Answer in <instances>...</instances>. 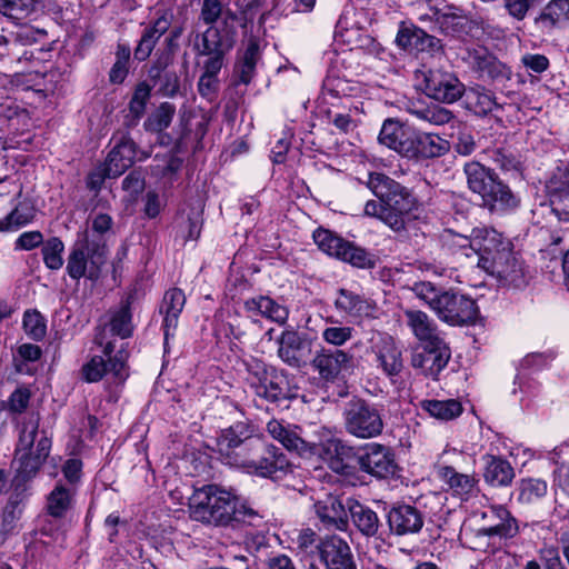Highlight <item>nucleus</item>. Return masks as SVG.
I'll return each instance as SVG.
<instances>
[{
	"label": "nucleus",
	"instance_id": "obj_13",
	"mask_svg": "<svg viewBox=\"0 0 569 569\" xmlns=\"http://www.w3.org/2000/svg\"><path fill=\"white\" fill-rule=\"evenodd\" d=\"M483 270L497 278L503 286L520 288L527 284L528 270L521 258L513 252L512 247L506 254L493 258H486Z\"/></svg>",
	"mask_w": 569,
	"mask_h": 569
},
{
	"label": "nucleus",
	"instance_id": "obj_17",
	"mask_svg": "<svg viewBox=\"0 0 569 569\" xmlns=\"http://www.w3.org/2000/svg\"><path fill=\"white\" fill-rule=\"evenodd\" d=\"M512 247L509 239L490 227H477L471 230V252L478 257V267L483 269L486 258H493L506 254Z\"/></svg>",
	"mask_w": 569,
	"mask_h": 569
},
{
	"label": "nucleus",
	"instance_id": "obj_58",
	"mask_svg": "<svg viewBox=\"0 0 569 569\" xmlns=\"http://www.w3.org/2000/svg\"><path fill=\"white\" fill-rule=\"evenodd\" d=\"M172 20L173 12L171 10H163L160 12L153 24L144 29L142 34L149 40H153V43H157L161 36L168 31Z\"/></svg>",
	"mask_w": 569,
	"mask_h": 569
},
{
	"label": "nucleus",
	"instance_id": "obj_25",
	"mask_svg": "<svg viewBox=\"0 0 569 569\" xmlns=\"http://www.w3.org/2000/svg\"><path fill=\"white\" fill-rule=\"evenodd\" d=\"M312 366L322 379L333 381L340 373L349 371L352 368L353 357L340 349H322L315 356Z\"/></svg>",
	"mask_w": 569,
	"mask_h": 569
},
{
	"label": "nucleus",
	"instance_id": "obj_56",
	"mask_svg": "<svg viewBox=\"0 0 569 569\" xmlns=\"http://www.w3.org/2000/svg\"><path fill=\"white\" fill-rule=\"evenodd\" d=\"M23 328L26 333L34 340H41L47 331L44 318L36 310L24 312Z\"/></svg>",
	"mask_w": 569,
	"mask_h": 569
},
{
	"label": "nucleus",
	"instance_id": "obj_42",
	"mask_svg": "<svg viewBox=\"0 0 569 569\" xmlns=\"http://www.w3.org/2000/svg\"><path fill=\"white\" fill-rule=\"evenodd\" d=\"M431 14H421L420 21H435L438 28L447 34L458 31L465 21L462 10L452 6L432 7Z\"/></svg>",
	"mask_w": 569,
	"mask_h": 569
},
{
	"label": "nucleus",
	"instance_id": "obj_27",
	"mask_svg": "<svg viewBox=\"0 0 569 569\" xmlns=\"http://www.w3.org/2000/svg\"><path fill=\"white\" fill-rule=\"evenodd\" d=\"M396 43L410 52H435L440 49V41L436 37L412 24L399 28Z\"/></svg>",
	"mask_w": 569,
	"mask_h": 569
},
{
	"label": "nucleus",
	"instance_id": "obj_32",
	"mask_svg": "<svg viewBox=\"0 0 569 569\" xmlns=\"http://www.w3.org/2000/svg\"><path fill=\"white\" fill-rule=\"evenodd\" d=\"M373 352L378 367L381 368L388 377L391 378L400 373L403 367L402 355L391 337H381L379 342L375 345Z\"/></svg>",
	"mask_w": 569,
	"mask_h": 569
},
{
	"label": "nucleus",
	"instance_id": "obj_52",
	"mask_svg": "<svg viewBox=\"0 0 569 569\" xmlns=\"http://www.w3.org/2000/svg\"><path fill=\"white\" fill-rule=\"evenodd\" d=\"M34 218V208L28 201L19 202L6 217L9 231L17 230L30 223Z\"/></svg>",
	"mask_w": 569,
	"mask_h": 569
},
{
	"label": "nucleus",
	"instance_id": "obj_61",
	"mask_svg": "<svg viewBox=\"0 0 569 569\" xmlns=\"http://www.w3.org/2000/svg\"><path fill=\"white\" fill-rule=\"evenodd\" d=\"M353 328L348 326H332L322 330V339L332 346L339 347L352 338Z\"/></svg>",
	"mask_w": 569,
	"mask_h": 569
},
{
	"label": "nucleus",
	"instance_id": "obj_63",
	"mask_svg": "<svg viewBox=\"0 0 569 569\" xmlns=\"http://www.w3.org/2000/svg\"><path fill=\"white\" fill-rule=\"evenodd\" d=\"M174 112L176 108L172 103H161L157 111L153 113L152 118L150 119V124L152 126V129L156 131H162L167 129L172 121Z\"/></svg>",
	"mask_w": 569,
	"mask_h": 569
},
{
	"label": "nucleus",
	"instance_id": "obj_46",
	"mask_svg": "<svg viewBox=\"0 0 569 569\" xmlns=\"http://www.w3.org/2000/svg\"><path fill=\"white\" fill-rule=\"evenodd\" d=\"M467 183L471 191L482 196L496 180L495 174L479 162H468L465 164Z\"/></svg>",
	"mask_w": 569,
	"mask_h": 569
},
{
	"label": "nucleus",
	"instance_id": "obj_14",
	"mask_svg": "<svg viewBox=\"0 0 569 569\" xmlns=\"http://www.w3.org/2000/svg\"><path fill=\"white\" fill-rule=\"evenodd\" d=\"M426 94L443 103H453L465 92V84L452 72L430 69L423 73Z\"/></svg>",
	"mask_w": 569,
	"mask_h": 569
},
{
	"label": "nucleus",
	"instance_id": "obj_20",
	"mask_svg": "<svg viewBox=\"0 0 569 569\" xmlns=\"http://www.w3.org/2000/svg\"><path fill=\"white\" fill-rule=\"evenodd\" d=\"M250 385L258 397L269 402H279L287 399V379L283 373L274 368H266L258 363L254 371H252Z\"/></svg>",
	"mask_w": 569,
	"mask_h": 569
},
{
	"label": "nucleus",
	"instance_id": "obj_48",
	"mask_svg": "<svg viewBox=\"0 0 569 569\" xmlns=\"http://www.w3.org/2000/svg\"><path fill=\"white\" fill-rule=\"evenodd\" d=\"M110 330L113 335L126 339L133 330L132 315L130 310V297L114 311L110 319Z\"/></svg>",
	"mask_w": 569,
	"mask_h": 569
},
{
	"label": "nucleus",
	"instance_id": "obj_9",
	"mask_svg": "<svg viewBox=\"0 0 569 569\" xmlns=\"http://www.w3.org/2000/svg\"><path fill=\"white\" fill-rule=\"evenodd\" d=\"M343 420L346 430L359 439L381 435L385 426L379 408L360 398H353L347 402Z\"/></svg>",
	"mask_w": 569,
	"mask_h": 569
},
{
	"label": "nucleus",
	"instance_id": "obj_44",
	"mask_svg": "<svg viewBox=\"0 0 569 569\" xmlns=\"http://www.w3.org/2000/svg\"><path fill=\"white\" fill-rule=\"evenodd\" d=\"M407 111L416 119L431 126H443L455 118L449 109L439 104H426L423 102H411Z\"/></svg>",
	"mask_w": 569,
	"mask_h": 569
},
{
	"label": "nucleus",
	"instance_id": "obj_2",
	"mask_svg": "<svg viewBox=\"0 0 569 569\" xmlns=\"http://www.w3.org/2000/svg\"><path fill=\"white\" fill-rule=\"evenodd\" d=\"M232 49V30L226 27L207 29L194 37L193 50L196 54L206 57L197 88L199 94L209 102H213L218 98L220 88L218 76L224 64L226 56Z\"/></svg>",
	"mask_w": 569,
	"mask_h": 569
},
{
	"label": "nucleus",
	"instance_id": "obj_43",
	"mask_svg": "<svg viewBox=\"0 0 569 569\" xmlns=\"http://www.w3.org/2000/svg\"><path fill=\"white\" fill-rule=\"evenodd\" d=\"M406 320L413 336L422 343L435 342L442 339L435 321L421 310H406Z\"/></svg>",
	"mask_w": 569,
	"mask_h": 569
},
{
	"label": "nucleus",
	"instance_id": "obj_39",
	"mask_svg": "<svg viewBox=\"0 0 569 569\" xmlns=\"http://www.w3.org/2000/svg\"><path fill=\"white\" fill-rule=\"evenodd\" d=\"M333 305L339 312L355 318L368 317L373 311V307L368 299L346 288H340L337 291Z\"/></svg>",
	"mask_w": 569,
	"mask_h": 569
},
{
	"label": "nucleus",
	"instance_id": "obj_11",
	"mask_svg": "<svg viewBox=\"0 0 569 569\" xmlns=\"http://www.w3.org/2000/svg\"><path fill=\"white\" fill-rule=\"evenodd\" d=\"M433 311L441 321L450 326H462L476 320L478 307L470 297L445 290Z\"/></svg>",
	"mask_w": 569,
	"mask_h": 569
},
{
	"label": "nucleus",
	"instance_id": "obj_59",
	"mask_svg": "<svg viewBox=\"0 0 569 569\" xmlns=\"http://www.w3.org/2000/svg\"><path fill=\"white\" fill-rule=\"evenodd\" d=\"M412 291L433 311L437 306L438 299L440 298L445 290L436 288L431 282L420 281L413 284Z\"/></svg>",
	"mask_w": 569,
	"mask_h": 569
},
{
	"label": "nucleus",
	"instance_id": "obj_4",
	"mask_svg": "<svg viewBox=\"0 0 569 569\" xmlns=\"http://www.w3.org/2000/svg\"><path fill=\"white\" fill-rule=\"evenodd\" d=\"M107 247L99 239H91L88 230L78 234L68 261L67 273L73 280L87 278L97 280L107 262Z\"/></svg>",
	"mask_w": 569,
	"mask_h": 569
},
{
	"label": "nucleus",
	"instance_id": "obj_37",
	"mask_svg": "<svg viewBox=\"0 0 569 569\" xmlns=\"http://www.w3.org/2000/svg\"><path fill=\"white\" fill-rule=\"evenodd\" d=\"M483 460V480L487 485L496 488L511 485L515 478V470L508 460L492 455H486Z\"/></svg>",
	"mask_w": 569,
	"mask_h": 569
},
{
	"label": "nucleus",
	"instance_id": "obj_5",
	"mask_svg": "<svg viewBox=\"0 0 569 569\" xmlns=\"http://www.w3.org/2000/svg\"><path fill=\"white\" fill-rule=\"evenodd\" d=\"M262 446L263 442L254 435L253 427L244 421L223 429L217 439V449L223 463L236 468L243 463L250 453H258Z\"/></svg>",
	"mask_w": 569,
	"mask_h": 569
},
{
	"label": "nucleus",
	"instance_id": "obj_15",
	"mask_svg": "<svg viewBox=\"0 0 569 569\" xmlns=\"http://www.w3.org/2000/svg\"><path fill=\"white\" fill-rule=\"evenodd\" d=\"M360 469L378 479L393 477L397 462L391 448L380 443H368L358 456Z\"/></svg>",
	"mask_w": 569,
	"mask_h": 569
},
{
	"label": "nucleus",
	"instance_id": "obj_19",
	"mask_svg": "<svg viewBox=\"0 0 569 569\" xmlns=\"http://www.w3.org/2000/svg\"><path fill=\"white\" fill-rule=\"evenodd\" d=\"M450 349L443 339L422 343L412 353L411 366L420 369L425 376L436 378L448 365Z\"/></svg>",
	"mask_w": 569,
	"mask_h": 569
},
{
	"label": "nucleus",
	"instance_id": "obj_10",
	"mask_svg": "<svg viewBox=\"0 0 569 569\" xmlns=\"http://www.w3.org/2000/svg\"><path fill=\"white\" fill-rule=\"evenodd\" d=\"M312 237L318 248L328 256L361 269H370L375 266L373 256L366 249L345 240L330 230L319 228Z\"/></svg>",
	"mask_w": 569,
	"mask_h": 569
},
{
	"label": "nucleus",
	"instance_id": "obj_23",
	"mask_svg": "<svg viewBox=\"0 0 569 569\" xmlns=\"http://www.w3.org/2000/svg\"><path fill=\"white\" fill-rule=\"evenodd\" d=\"M386 517L390 532L399 537L418 533L425 523L421 511L407 503L392 506Z\"/></svg>",
	"mask_w": 569,
	"mask_h": 569
},
{
	"label": "nucleus",
	"instance_id": "obj_33",
	"mask_svg": "<svg viewBox=\"0 0 569 569\" xmlns=\"http://www.w3.org/2000/svg\"><path fill=\"white\" fill-rule=\"evenodd\" d=\"M200 19L211 28H228L232 30L233 46L236 44L237 30L234 22L237 16L230 9H223L220 0H203L200 11Z\"/></svg>",
	"mask_w": 569,
	"mask_h": 569
},
{
	"label": "nucleus",
	"instance_id": "obj_51",
	"mask_svg": "<svg viewBox=\"0 0 569 569\" xmlns=\"http://www.w3.org/2000/svg\"><path fill=\"white\" fill-rule=\"evenodd\" d=\"M64 243L58 237L49 238L42 243V257L46 267L50 270H59L63 266Z\"/></svg>",
	"mask_w": 569,
	"mask_h": 569
},
{
	"label": "nucleus",
	"instance_id": "obj_53",
	"mask_svg": "<svg viewBox=\"0 0 569 569\" xmlns=\"http://www.w3.org/2000/svg\"><path fill=\"white\" fill-rule=\"evenodd\" d=\"M352 111H357L355 107L343 106V109H329L327 111L328 122L333 124L340 132L347 133L357 127V121L353 119Z\"/></svg>",
	"mask_w": 569,
	"mask_h": 569
},
{
	"label": "nucleus",
	"instance_id": "obj_55",
	"mask_svg": "<svg viewBox=\"0 0 569 569\" xmlns=\"http://www.w3.org/2000/svg\"><path fill=\"white\" fill-rule=\"evenodd\" d=\"M201 209L192 210L187 218L182 217V221L179 222V233L184 241L197 240L201 233L202 218Z\"/></svg>",
	"mask_w": 569,
	"mask_h": 569
},
{
	"label": "nucleus",
	"instance_id": "obj_54",
	"mask_svg": "<svg viewBox=\"0 0 569 569\" xmlns=\"http://www.w3.org/2000/svg\"><path fill=\"white\" fill-rule=\"evenodd\" d=\"M40 0H0V11L12 18H23L36 10Z\"/></svg>",
	"mask_w": 569,
	"mask_h": 569
},
{
	"label": "nucleus",
	"instance_id": "obj_50",
	"mask_svg": "<svg viewBox=\"0 0 569 569\" xmlns=\"http://www.w3.org/2000/svg\"><path fill=\"white\" fill-rule=\"evenodd\" d=\"M518 500L522 503H533L547 495L548 485L542 479H521L518 486Z\"/></svg>",
	"mask_w": 569,
	"mask_h": 569
},
{
	"label": "nucleus",
	"instance_id": "obj_45",
	"mask_svg": "<svg viewBox=\"0 0 569 569\" xmlns=\"http://www.w3.org/2000/svg\"><path fill=\"white\" fill-rule=\"evenodd\" d=\"M473 69L481 78L491 80L507 78L509 69L500 62L496 57L488 52H476L473 56Z\"/></svg>",
	"mask_w": 569,
	"mask_h": 569
},
{
	"label": "nucleus",
	"instance_id": "obj_41",
	"mask_svg": "<svg viewBox=\"0 0 569 569\" xmlns=\"http://www.w3.org/2000/svg\"><path fill=\"white\" fill-rule=\"evenodd\" d=\"M462 98L466 109L477 116H487L500 108L495 94L490 90L480 86L468 89L465 88Z\"/></svg>",
	"mask_w": 569,
	"mask_h": 569
},
{
	"label": "nucleus",
	"instance_id": "obj_16",
	"mask_svg": "<svg viewBox=\"0 0 569 569\" xmlns=\"http://www.w3.org/2000/svg\"><path fill=\"white\" fill-rule=\"evenodd\" d=\"M481 527L478 535L482 537H498L511 539L519 532L518 520L501 505H491L480 512Z\"/></svg>",
	"mask_w": 569,
	"mask_h": 569
},
{
	"label": "nucleus",
	"instance_id": "obj_47",
	"mask_svg": "<svg viewBox=\"0 0 569 569\" xmlns=\"http://www.w3.org/2000/svg\"><path fill=\"white\" fill-rule=\"evenodd\" d=\"M420 406L430 416L448 421L459 417L462 412V406L458 400H423Z\"/></svg>",
	"mask_w": 569,
	"mask_h": 569
},
{
	"label": "nucleus",
	"instance_id": "obj_31",
	"mask_svg": "<svg viewBox=\"0 0 569 569\" xmlns=\"http://www.w3.org/2000/svg\"><path fill=\"white\" fill-rule=\"evenodd\" d=\"M186 297L182 290L178 288L170 289L163 296L160 312L164 315L163 318V333L164 347H167L169 338L174 336L178 327L179 316L184 307Z\"/></svg>",
	"mask_w": 569,
	"mask_h": 569
},
{
	"label": "nucleus",
	"instance_id": "obj_64",
	"mask_svg": "<svg viewBox=\"0 0 569 569\" xmlns=\"http://www.w3.org/2000/svg\"><path fill=\"white\" fill-rule=\"evenodd\" d=\"M62 473L67 481L64 485L78 490L82 477V461L77 458L68 459L62 466Z\"/></svg>",
	"mask_w": 569,
	"mask_h": 569
},
{
	"label": "nucleus",
	"instance_id": "obj_35",
	"mask_svg": "<svg viewBox=\"0 0 569 569\" xmlns=\"http://www.w3.org/2000/svg\"><path fill=\"white\" fill-rule=\"evenodd\" d=\"M244 309L252 316H261L278 325H284L289 317L288 308L268 296H258L246 300Z\"/></svg>",
	"mask_w": 569,
	"mask_h": 569
},
{
	"label": "nucleus",
	"instance_id": "obj_28",
	"mask_svg": "<svg viewBox=\"0 0 569 569\" xmlns=\"http://www.w3.org/2000/svg\"><path fill=\"white\" fill-rule=\"evenodd\" d=\"M134 159L136 143L129 136L121 134L106 160L109 178H117L124 173L133 164Z\"/></svg>",
	"mask_w": 569,
	"mask_h": 569
},
{
	"label": "nucleus",
	"instance_id": "obj_8",
	"mask_svg": "<svg viewBox=\"0 0 569 569\" xmlns=\"http://www.w3.org/2000/svg\"><path fill=\"white\" fill-rule=\"evenodd\" d=\"M30 445L31 438H29V433L23 439H18L13 458L14 477H17L19 481H32L48 459L53 463V470L49 475L56 477L60 458L50 457L52 447L51 438L49 436H42L39 439L34 456L30 452Z\"/></svg>",
	"mask_w": 569,
	"mask_h": 569
},
{
	"label": "nucleus",
	"instance_id": "obj_26",
	"mask_svg": "<svg viewBox=\"0 0 569 569\" xmlns=\"http://www.w3.org/2000/svg\"><path fill=\"white\" fill-rule=\"evenodd\" d=\"M447 149V141L440 137L412 131L402 157L411 160L437 158L445 154Z\"/></svg>",
	"mask_w": 569,
	"mask_h": 569
},
{
	"label": "nucleus",
	"instance_id": "obj_24",
	"mask_svg": "<svg viewBox=\"0 0 569 569\" xmlns=\"http://www.w3.org/2000/svg\"><path fill=\"white\" fill-rule=\"evenodd\" d=\"M345 505L338 495L325 493L315 503V512L323 527L328 529L346 530L348 515Z\"/></svg>",
	"mask_w": 569,
	"mask_h": 569
},
{
	"label": "nucleus",
	"instance_id": "obj_21",
	"mask_svg": "<svg viewBox=\"0 0 569 569\" xmlns=\"http://www.w3.org/2000/svg\"><path fill=\"white\" fill-rule=\"evenodd\" d=\"M279 358L292 368H301L312 352V342L303 333L284 330L277 340Z\"/></svg>",
	"mask_w": 569,
	"mask_h": 569
},
{
	"label": "nucleus",
	"instance_id": "obj_12",
	"mask_svg": "<svg viewBox=\"0 0 569 569\" xmlns=\"http://www.w3.org/2000/svg\"><path fill=\"white\" fill-rule=\"evenodd\" d=\"M269 436L280 442L288 451L299 456H310L317 452V443L305 433L302 427L286 420L271 419L266 427Z\"/></svg>",
	"mask_w": 569,
	"mask_h": 569
},
{
	"label": "nucleus",
	"instance_id": "obj_62",
	"mask_svg": "<svg viewBox=\"0 0 569 569\" xmlns=\"http://www.w3.org/2000/svg\"><path fill=\"white\" fill-rule=\"evenodd\" d=\"M443 246L449 250L457 252L458 250L463 251L466 257H471V234L463 236L452 231H447L443 234Z\"/></svg>",
	"mask_w": 569,
	"mask_h": 569
},
{
	"label": "nucleus",
	"instance_id": "obj_22",
	"mask_svg": "<svg viewBox=\"0 0 569 569\" xmlns=\"http://www.w3.org/2000/svg\"><path fill=\"white\" fill-rule=\"evenodd\" d=\"M317 552L326 569H357L349 543L337 535L323 537Z\"/></svg>",
	"mask_w": 569,
	"mask_h": 569
},
{
	"label": "nucleus",
	"instance_id": "obj_36",
	"mask_svg": "<svg viewBox=\"0 0 569 569\" xmlns=\"http://www.w3.org/2000/svg\"><path fill=\"white\" fill-rule=\"evenodd\" d=\"M347 508L353 526L362 536L367 538L377 537L381 522L376 511L352 499H348Z\"/></svg>",
	"mask_w": 569,
	"mask_h": 569
},
{
	"label": "nucleus",
	"instance_id": "obj_3",
	"mask_svg": "<svg viewBox=\"0 0 569 569\" xmlns=\"http://www.w3.org/2000/svg\"><path fill=\"white\" fill-rule=\"evenodd\" d=\"M367 186L378 199L385 201V224L395 232L403 231L409 214L417 207L415 196L406 187L380 172H371Z\"/></svg>",
	"mask_w": 569,
	"mask_h": 569
},
{
	"label": "nucleus",
	"instance_id": "obj_6",
	"mask_svg": "<svg viewBox=\"0 0 569 569\" xmlns=\"http://www.w3.org/2000/svg\"><path fill=\"white\" fill-rule=\"evenodd\" d=\"M46 36V30L32 26H22L17 31L0 34V59L7 60L16 72L36 71L33 52L26 47L43 40Z\"/></svg>",
	"mask_w": 569,
	"mask_h": 569
},
{
	"label": "nucleus",
	"instance_id": "obj_7",
	"mask_svg": "<svg viewBox=\"0 0 569 569\" xmlns=\"http://www.w3.org/2000/svg\"><path fill=\"white\" fill-rule=\"evenodd\" d=\"M94 343L102 347V352L108 360L101 356H93L82 367L83 379L88 382H97L101 380L104 375H109L113 378L116 383H123L129 377L127 355L123 351H118L112 356L114 346L111 341H106L104 328H98L94 336Z\"/></svg>",
	"mask_w": 569,
	"mask_h": 569
},
{
	"label": "nucleus",
	"instance_id": "obj_34",
	"mask_svg": "<svg viewBox=\"0 0 569 569\" xmlns=\"http://www.w3.org/2000/svg\"><path fill=\"white\" fill-rule=\"evenodd\" d=\"M549 206L559 221L569 222V178L552 177L546 186Z\"/></svg>",
	"mask_w": 569,
	"mask_h": 569
},
{
	"label": "nucleus",
	"instance_id": "obj_60",
	"mask_svg": "<svg viewBox=\"0 0 569 569\" xmlns=\"http://www.w3.org/2000/svg\"><path fill=\"white\" fill-rule=\"evenodd\" d=\"M151 96V87L147 82H140L137 84L129 107L130 111L136 116L140 117L144 113L147 102Z\"/></svg>",
	"mask_w": 569,
	"mask_h": 569
},
{
	"label": "nucleus",
	"instance_id": "obj_1",
	"mask_svg": "<svg viewBox=\"0 0 569 569\" xmlns=\"http://www.w3.org/2000/svg\"><path fill=\"white\" fill-rule=\"evenodd\" d=\"M191 519L206 526L240 529L242 526L259 527L262 516L241 503L233 490L207 485L194 491L190 500Z\"/></svg>",
	"mask_w": 569,
	"mask_h": 569
},
{
	"label": "nucleus",
	"instance_id": "obj_18",
	"mask_svg": "<svg viewBox=\"0 0 569 569\" xmlns=\"http://www.w3.org/2000/svg\"><path fill=\"white\" fill-rule=\"evenodd\" d=\"M263 453L256 459V453L241 462L238 468L244 472L262 478H274L278 472H286L290 463L287 456L276 446H262Z\"/></svg>",
	"mask_w": 569,
	"mask_h": 569
},
{
	"label": "nucleus",
	"instance_id": "obj_29",
	"mask_svg": "<svg viewBox=\"0 0 569 569\" xmlns=\"http://www.w3.org/2000/svg\"><path fill=\"white\" fill-rule=\"evenodd\" d=\"M483 206L495 213H507L516 210L520 203L519 198L510 188L499 180H495L486 193L481 196Z\"/></svg>",
	"mask_w": 569,
	"mask_h": 569
},
{
	"label": "nucleus",
	"instance_id": "obj_38",
	"mask_svg": "<svg viewBox=\"0 0 569 569\" xmlns=\"http://www.w3.org/2000/svg\"><path fill=\"white\" fill-rule=\"evenodd\" d=\"M77 490L67 487L64 482L58 481L47 496L46 509L53 518H64L72 510L76 503Z\"/></svg>",
	"mask_w": 569,
	"mask_h": 569
},
{
	"label": "nucleus",
	"instance_id": "obj_49",
	"mask_svg": "<svg viewBox=\"0 0 569 569\" xmlns=\"http://www.w3.org/2000/svg\"><path fill=\"white\" fill-rule=\"evenodd\" d=\"M351 448L337 438L329 439L325 445V452L330 456L329 467L337 473H348L349 466L345 463L343 457L348 456Z\"/></svg>",
	"mask_w": 569,
	"mask_h": 569
},
{
	"label": "nucleus",
	"instance_id": "obj_57",
	"mask_svg": "<svg viewBox=\"0 0 569 569\" xmlns=\"http://www.w3.org/2000/svg\"><path fill=\"white\" fill-rule=\"evenodd\" d=\"M29 433V438H31L30 452L34 456V451L37 445L39 443V439L42 436H48L46 430H39V418L36 416H30L19 425V438L23 439Z\"/></svg>",
	"mask_w": 569,
	"mask_h": 569
},
{
	"label": "nucleus",
	"instance_id": "obj_40",
	"mask_svg": "<svg viewBox=\"0 0 569 569\" xmlns=\"http://www.w3.org/2000/svg\"><path fill=\"white\" fill-rule=\"evenodd\" d=\"M411 132L412 130L406 128L398 120L388 118L382 123L378 140L381 144L403 156Z\"/></svg>",
	"mask_w": 569,
	"mask_h": 569
},
{
	"label": "nucleus",
	"instance_id": "obj_30",
	"mask_svg": "<svg viewBox=\"0 0 569 569\" xmlns=\"http://www.w3.org/2000/svg\"><path fill=\"white\" fill-rule=\"evenodd\" d=\"M437 475L455 496L463 500L469 499L478 491V479L473 473L459 472L452 466H439Z\"/></svg>",
	"mask_w": 569,
	"mask_h": 569
}]
</instances>
